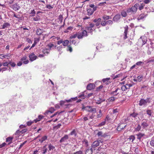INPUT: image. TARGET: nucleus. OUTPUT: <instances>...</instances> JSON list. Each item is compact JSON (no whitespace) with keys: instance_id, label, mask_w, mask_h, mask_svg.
Returning a JSON list of instances; mask_svg holds the SVG:
<instances>
[{"instance_id":"nucleus-46","label":"nucleus","mask_w":154,"mask_h":154,"mask_svg":"<svg viewBox=\"0 0 154 154\" xmlns=\"http://www.w3.org/2000/svg\"><path fill=\"white\" fill-rule=\"evenodd\" d=\"M43 117V116L42 115H39L38 116V120H37L36 121V120H35V122H37V121H40L42 119Z\"/></svg>"},{"instance_id":"nucleus-19","label":"nucleus","mask_w":154,"mask_h":154,"mask_svg":"<svg viewBox=\"0 0 154 154\" xmlns=\"http://www.w3.org/2000/svg\"><path fill=\"white\" fill-rule=\"evenodd\" d=\"M110 79V78L104 79H103L102 81L103 82L105 83L107 85L110 83V82L109 81Z\"/></svg>"},{"instance_id":"nucleus-12","label":"nucleus","mask_w":154,"mask_h":154,"mask_svg":"<svg viewBox=\"0 0 154 154\" xmlns=\"http://www.w3.org/2000/svg\"><path fill=\"white\" fill-rule=\"evenodd\" d=\"M100 141L96 140L94 141L92 145V147L95 148L99 145L100 142Z\"/></svg>"},{"instance_id":"nucleus-25","label":"nucleus","mask_w":154,"mask_h":154,"mask_svg":"<svg viewBox=\"0 0 154 154\" xmlns=\"http://www.w3.org/2000/svg\"><path fill=\"white\" fill-rule=\"evenodd\" d=\"M79 98H81L82 99H85L86 97V96L84 95V92H82V94L80 95H79L78 97Z\"/></svg>"},{"instance_id":"nucleus-5","label":"nucleus","mask_w":154,"mask_h":154,"mask_svg":"<svg viewBox=\"0 0 154 154\" xmlns=\"http://www.w3.org/2000/svg\"><path fill=\"white\" fill-rule=\"evenodd\" d=\"M147 120L145 119H143L142 121L141 126L143 128H145L148 126L149 124L147 123Z\"/></svg>"},{"instance_id":"nucleus-54","label":"nucleus","mask_w":154,"mask_h":154,"mask_svg":"<svg viewBox=\"0 0 154 154\" xmlns=\"http://www.w3.org/2000/svg\"><path fill=\"white\" fill-rule=\"evenodd\" d=\"M46 7L48 8V9H52L53 8V7H52L50 5H46Z\"/></svg>"},{"instance_id":"nucleus-34","label":"nucleus","mask_w":154,"mask_h":154,"mask_svg":"<svg viewBox=\"0 0 154 154\" xmlns=\"http://www.w3.org/2000/svg\"><path fill=\"white\" fill-rule=\"evenodd\" d=\"M121 89L122 91H124L128 89L127 86L125 85L124 86H122L121 87Z\"/></svg>"},{"instance_id":"nucleus-20","label":"nucleus","mask_w":154,"mask_h":154,"mask_svg":"<svg viewBox=\"0 0 154 154\" xmlns=\"http://www.w3.org/2000/svg\"><path fill=\"white\" fill-rule=\"evenodd\" d=\"M10 26V24L8 23H4L2 26V27L1 28L2 29H4L6 28L8 26Z\"/></svg>"},{"instance_id":"nucleus-14","label":"nucleus","mask_w":154,"mask_h":154,"mask_svg":"<svg viewBox=\"0 0 154 154\" xmlns=\"http://www.w3.org/2000/svg\"><path fill=\"white\" fill-rule=\"evenodd\" d=\"M87 14L89 16L91 15L94 13L92 9L91 8H88L87 9Z\"/></svg>"},{"instance_id":"nucleus-21","label":"nucleus","mask_w":154,"mask_h":154,"mask_svg":"<svg viewBox=\"0 0 154 154\" xmlns=\"http://www.w3.org/2000/svg\"><path fill=\"white\" fill-rule=\"evenodd\" d=\"M93 151L92 148L87 149L85 152L86 154H92Z\"/></svg>"},{"instance_id":"nucleus-18","label":"nucleus","mask_w":154,"mask_h":154,"mask_svg":"<svg viewBox=\"0 0 154 154\" xmlns=\"http://www.w3.org/2000/svg\"><path fill=\"white\" fill-rule=\"evenodd\" d=\"M97 135L98 137H105L107 135L106 134H103L102 131H99L97 134Z\"/></svg>"},{"instance_id":"nucleus-38","label":"nucleus","mask_w":154,"mask_h":154,"mask_svg":"<svg viewBox=\"0 0 154 154\" xmlns=\"http://www.w3.org/2000/svg\"><path fill=\"white\" fill-rule=\"evenodd\" d=\"M146 113L149 116H152V112L151 110H147L146 111Z\"/></svg>"},{"instance_id":"nucleus-49","label":"nucleus","mask_w":154,"mask_h":154,"mask_svg":"<svg viewBox=\"0 0 154 154\" xmlns=\"http://www.w3.org/2000/svg\"><path fill=\"white\" fill-rule=\"evenodd\" d=\"M63 19V17L62 15H60L59 16V19L60 21V23H61L62 22Z\"/></svg>"},{"instance_id":"nucleus-41","label":"nucleus","mask_w":154,"mask_h":154,"mask_svg":"<svg viewBox=\"0 0 154 154\" xmlns=\"http://www.w3.org/2000/svg\"><path fill=\"white\" fill-rule=\"evenodd\" d=\"M87 29L88 32H92L93 29L91 28L89 26H87Z\"/></svg>"},{"instance_id":"nucleus-3","label":"nucleus","mask_w":154,"mask_h":154,"mask_svg":"<svg viewBox=\"0 0 154 154\" xmlns=\"http://www.w3.org/2000/svg\"><path fill=\"white\" fill-rule=\"evenodd\" d=\"M87 35V32L85 30H83L82 32L77 33V37L79 39L82 38L83 37Z\"/></svg>"},{"instance_id":"nucleus-58","label":"nucleus","mask_w":154,"mask_h":154,"mask_svg":"<svg viewBox=\"0 0 154 154\" xmlns=\"http://www.w3.org/2000/svg\"><path fill=\"white\" fill-rule=\"evenodd\" d=\"M63 42V39H61L60 40L58 41L57 42V44L58 45H60Z\"/></svg>"},{"instance_id":"nucleus-53","label":"nucleus","mask_w":154,"mask_h":154,"mask_svg":"<svg viewBox=\"0 0 154 154\" xmlns=\"http://www.w3.org/2000/svg\"><path fill=\"white\" fill-rule=\"evenodd\" d=\"M76 37H77V33L71 36L70 37V38H75Z\"/></svg>"},{"instance_id":"nucleus-52","label":"nucleus","mask_w":154,"mask_h":154,"mask_svg":"<svg viewBox=\"0 0 154 154\" xmlns=\"http://www.w3.org/2000/svg\"><path fill=\"white\" fill-rule=\"evenodd\" d=\"M43 52L44 54L47 53L49 54V52L48 51V50L47 48L44 49L43 51Z\"/></svg>"},{"instance_id":"nucleus-24","label":"nucleus","mask_w":154,"mask_h":154,"mask_svg":"<svg viewBox=\"0 0 154 154\" xmlns=\"http://www.w3.org/2000/svg\"><path fill=\"white\" fill-rule=\"evenodd\" d=\"M69 41L68 40H65L64 41H63V46H66L68 45L69 43Z\"/></svg>"},{"instance_id":"nucleus-8","label":"nucleus","mask_w":154,"mask_h":154,"mask_svg":"<svg viewBox=\"0 0 154 154\" xmlns=\"http://www.w3.org/2000/svg\"><path fill=\"white\" fill-rule=\"evenodd\" d=\"M29 60L31 61L35 60L37 57V56H36L33 53H32L29 55Z\"/></svg>"},{"instance_id":"nucleus-15","label":"nucleus","mask_w":154,"mask_h":154,"mask_svg":"<svg viewBox=\"0 0 154 154\" xmlns=\"http://www.w3.org/2000/svg\"><path fill=\"white\" fill-rule=\"evenodd\" d=\"M127 10L125 11L124 10H122L121 12V15L122 17H126L127 16Z\"/></svg>"},{"instance_id":"nucleus-62","label":"nucleus","mask_w":154,"mask_h":154,"mask_svg":"<svg viewBox=\"0 0 154 154\" xmlns=\"http://www.w3.org/2000/svg\"><path fill=\"white\" fill-rule=\"evenodd\" d=\"M62 48V45H60L58 47H57V49L58 50V51H60L61 50V49Z\"/></svg>"},{"instance_id":"nucleus-2","label":"nucleus","mask_w":154,"mask_h":154,"mask_svg":"<svg viewBox=\"0 0 154 154\" xmlns=\"http://www.w3.org/2000/svg\"><path fill=\"white\" fill-rule=\"evenodd\" d=\"M150 98H147L145 100L143 99H141L139 101V105L140 106H145L146 105L147 103H149L150 102L149 100Z\"/></svg>"},{"instance_id":"nucleus-27","label":"nucleus","mask_w":154,"mask_h":154,"mask_svg":"<svg viewBox=\"0 0 154 154\" xmlns=\"http://www.w3.org/2000/svg\"><path fill=\"white\" fill-rule=\"evenodd\" d=\"M55 110V109L54 108L51 107L49 109V110L48 111H47L46 112V113H48V112H50L51 113H53L54 111Z\"/></svg>"},{"instance_id":"nucleus-1","label":"nucleus","mask_w":154,"mask_h":154,"mask_svg":"<svg viewBox=\"0 0 154 154\" xmlns=\"http://www.w3.org/2000/svg\"><path fill=\"white\" fill-rule=\"evenodd\" d=\"M139 6V4L136 3L131 8L127 9V12L129 15L134 14L137 12L138 8Z\"/></svg>"},{"instance_id":"nucleus-31","label":"nucleus","mask_w":154,"mask_h":154,"mask_svg":"<svg viewBox=\"0 0 154 154\" xmlns=\"http://www.w3.org/2000/svg\"><path fill=\"white\" fill-rule=\"evenodd\" d=\"M144 4L143 3H142V4H141L140 5L139 4V6L138 7H139L138 8H139V10L140 11V10H142V9H143L144 8Z\"/></svg>"},{"instance_id":"nucleus-16","label":"nucleus","mask_w":154,"mask_h":154,"mask_svg":"<svg viewBox=\"0 0 154 154\" xmlns=\"http://www.w3.org/2000/svg\"><path fill=\"white\" fill-rule=\"evenodd\" d=\"M136 135L137 136V138L140 140L141 138L143 136H144L145 135L143 133H139L137 134Z\"/></svg>"},{"instance_id":"nucleus-57","label":"nucleus","mask_w":154,"mask_h":154,"mask_svg":"<svg viewBox=\"0 0 154 154\" xmlns=\"http://www.w3.org/2000/svg\"><path fill=\"white\" fill-rule=\"evenodd\" d=\"M125 85L127 86L128 89H129L132 86V85L131 84H127Z\"/></svg>"},{"instance_id":"nucleus-37","label":"nucleus","mask_w":154,"mask_h":154,"mask_svg":"<svg viewBox=\"0 0 154 154\" xmlns=\"http://www.w3.org/2000/svg\"><path fill=\"white\" fill-rule=\"evenodd\" d=\"M138 115V113H136L134 112L133 113L131 114L130 115V116H132L134 118H135Z\"/></svg>"},{"instance_id":"nucleus-48","label":"nucleus","mask_w":154,"mask_h":154,"mask_svg":"<svg viewBox=\"0 0 154 154\" xmlns=\"http://www.w3.org/2000/svg\"><path fill=\"white\" fill-rule=\"evenodd\" d=\"M105 122L103 121L101 122V123L99 124L97 126L98 127H100L101 126H102L103 125H104L105 124Z\"/></svg>"},{"instance_id":"nucleus-4","label":"nucleus","mask_w":154,"mask_h":154,"mask_svg":"<svg viewBox=\"0 0 154 154\" xmlns=\"http://www.w3.org/2000/svg\"><path fill=\"white\" fill-rule=\"evenodd\" d=\"M82 109H85L87 111L89 112H91L93 113H94L96 112V109L95 108H92L91 106H86V107H83L82 108Z\"/></svg>"},{"instance_id":"nucleus-63","label":"nucleus","mask_w":154,"mask_h":154,"mask_svg":"<svg viewBox=\"0 0 154 154\" xmlns=\"http://www.w3.org/2000/svg\"><path fill=\"white\" fill-rule=\"evenodd\" d=\"M27 131V129H24L21 131V133L22 134H23L24 133L26 132Z\"/></svg>"},{"instance_id":"nucleus-11","label":"nucleus","mask_w":154,"mask_h":154,"mask_svg":"<svg viewBox=\"0 0 154 154\" xmlns=\"http://www.w3.org/2000/svg\"><path fill=\"white\" fill-rule=\"evenodd\" d=\"M12 6L13 9L15 11H17L20 8V7L19 6V5L17 4H15Z\"/></svg>"},{"instance_id":"nucleus-33","label":"nucleus","mask_w":154,"mask_h":154,"mask_svg":"<svg viewBox=\"0 0 154 154\" xmlns=\"http://www.w3.org/2000/svg\"><path fill=\"white\" fill-rule=\"evenodd\" d=\"M83 142V143L84 144L86 147L88 146V141L86 140H84Z\"/></svg>"},{"instance_id":"nucleus-6","label":"nucleus","mask_w":154,"mask_h":154,"mask_svg":"<svg viewBox=\"0 0 154 154\" xmlns=\"http://www.w3.org/2000/svg\"><path fill=\"white\" fill-rule=\"evenodd\" d=\"M121 19V15L118 14L115 15L113 18L112 20L114 22H118Z\"/></svg>"},{"instance_id":"nucleus-44","label":"nucleus","mask_w":154,"mask_h":154,"mask_svg":"<svg viewBox=\"0 0 154 154\" xmlns=\"http://www.w3.org/2000/svg\"><path fill=\"white\" fill-rule=\"evenodd\" d=\"M48 46L49 48V49L51 50V48L54 46V45L51 43H50L48 45Z\"/></svg>"},{"instance_id":"nucleus-29","label":"nucleus","mask_w":154,"mask_h":154,"mask_svg":"<svg viewBox=\"0 0 154 154\" xmlns=\"http://www.w3.org/2000/svg\"><path fill=\"white\" fill-rule=\"evenodd\" d=\"M141 128V126L140 124H138L137 127L135 128V130L136 131H138L140 130Z\"/></svg>"},{"instance_id":"nucleus-10","label":"nucleus","mask_w":154,"mask_h":154,"mask_svg":"<svg viewBox=\"0 0 154 154\" xmlns=\"http://www.w3.org/2000/svg\"><path fill=\"white\" fill-rule=\"evenodd\" d=\"M126 126V125H124V124L120 125L118 126L117 130L118 131H121L125 128Z\"/></svg>"},{"instance_id":"nucleus-47","label":"nucleus","mask_w":154,"mask_h":154,"mask_svg":"<svg viewBox=\"0 0 154 154\" xmlns=\"http://www.w3.org/2000/svg\"><path fill=\"white\" fill-rule=\"evenodd\" d=\"M106 24L112 25L113 23L112 21V20H109L106 21Z\"/></svg>"},{"instance_id":"nucleus-43","label":"nucleus","mask_w":154,"mask_h":154,"mask_svg":"<svg viewBox=\"0 0 154 154\" xmlns=\"http://www.w3.org/2000/svg\"><path fill=\"white\" fill-rule=\"evenodd\" d=\"M115 99L114 97H112L109 99L108 100L109 102H113L115 100Z\"/></svg>"},{"instance_id":"nucleus-40","label":"nucleus","mask_w":154,"mask_h":154,"mask_svg":"<svg viewBox=\"0 0 154 154\" xmlns=\"http://www.w3.org/2000/svg\"><path fill=\"white\" fill-rule=\"evenodd\" d=\"M30 14L31 15V16L33 17L35 16V12L34 10L33 9V10L31 11V12L30 13Z\"/></svg>"},{"instance_id":"nucleus-23","label":"nucleus","mask_w":154,"mask_h":154,"mask_svg":"<svg viewBox=\"0 0 154 154\" xmlns=\"http://www.w3.org/2000/svg\"><path fill=\"white\" fill-rule=\"evenodd\" d=\"M13 17H14L18 19V21H20V20H22V18L20 17V15H17L15 14V13H14L13 14Z\"/></svg>"},{"instance_id":"nucleus-56","label":"nucleus","mask_w":154,"mask_h":154,"mask_svg":"<svg viewBox=\"0 0 154 154\" xmlns=\"http://www.w3.org/2000/svg\"><path fill=\"white\" fill-rule=\"evenodd\" d=\"M26 141H25L24 142L22 143L20 145V146L19 148V149H20L26 143Z\"/></svg>"},{"instance_id":"nucleus-32","label":"nucleus","mask_w":154,"mask_h":154,"mask_svg":"<svg viewBox=\"0 0 154 154\" xmlns=\"http://www.w3.org/2000/svg\"><path fill=\"white\" fill-rule=\"evenodd\" d=\"M105 101V100H103L102 99H101L100 98H99V100H97L96 103H97V104H100L102 102H103Z\"/></svg>"},{"instance_id":"nucleus-22","label":"nucleus","mask_w":154,"mask_h":154,"mask_svg":"<svg viewBox=\"0 0 154 154\" xmlns=\"http://www.w3.org/2000/svg\"><path fill=\"white\" fill-rule=\"evenodd\" d=\"M47 139V136H45L42 137L41 139H39V141L41 142V143H42L44 141H45Z\"/></svg>"},{"instance_id":"nucleus-50","label":"nucleus","mask_w":154,"mask_h":154,"mask_svg":"<svg viewBox=\"0 0 154 154\" xmlns=\"http://www.w3.org/2000/svg\"><path fill=\"white\" fill-rule=\"evenodd\" d=\"M83 153L82 151L79 150V151L74 152L73 154H83Z\"/></svg>"},{"instance_id":"nucleus-26","label":"nucleus","mask_w":154,"mask_h":154,"mask_svg":"<svg viewBox=\"0 0 154 154\" xmlns=\"http://www.w3.org/2000/svg\"><path fill=\"white\" fill-rule=\"evenodd\" d=\"M36 33L37 35H40L42 33V30L40 29H38L36 30Z\"/></svg>"},{"instance_id":"nucleus-13","label":"nucleus","mask_w":154,"mask_h":154,"mask_svg":"<svg viewBox=\"0 0 154 154\" xmlns=\"http://www.w3.org/2000/svg\"><path fill=\"white\" fill-rule=\"evenodd\" d=\"M95 85L93 84L90 83L88 85L87 88L88 90H91L94 88Z\"/></svg>"},{"instance_id":"nucleus-61","label":"nucleus","mask_w":154,"mask_h":154,"mask_svg":"<svg viewBox=\"0 0 154 154\" xmlns=\"http://www.w3.org/2000/svg\"><path fill=\"white\" fill-rule=\"evenodd\" d=\"M8 63V62H6L5 63H4L2 64V65H3L4 66H7L9 64Z\"/></svg>"},{"instance_id":"nucleus-42","label":"nucleus","mask_w":154,"mask_h":154,"mask_svg":"<svg viewBox=\"0 0 154 154\" xmlns=\"http://www.w3.org/2000/svg\"><path fill=\"white\" fill-rule=\"evenodd\" d=\"M143 78V76L142 75L139 76L137 77V79L139 82L141 81L142 79Z\"/></svg>"},{"instance_id":"nucleus-60","label":"nucleus","mask_w":154,"mask_h":154,"mask_svg":"<svg viewBox=\"0 0 154 154\" xmlns=\"http://www.w3.org/2000/svg\"><path fill=\"white\" fill-rule=\"evenodd\" d=\"M67 47L68 48V50L70 52H71L72 51V48L70 45H68Z\"/></svg>"},{"instance_id":"nucleus-17","label":"nucleus","mask_w":154,"mask_h":154,"mask_svg":"<svg viewBox=\"0 0 154 154\" xmlns=\"http://www.w3.org/2000/svg\"><path fill=\"white\" fill-rule=\"evenodd\" d=\"M77 133L76 132V131L75 129H73V130L69 134V135H74V137H75L77 135Z\"/></svg>"},{"instance_id":"nucleus-64","label":"nucleus","mask_w":154,"mask_h":154,"mask_svg":"<svg viewBox=\"0 0 154 154\" xmlns=\"http://www.w3.org/2000/svg\"><path fill=\"white\" fill-rule=\"evenodd\" d=\"M20 133H21V131H20L19 130H18L16 131L15 134L16 135H19Z\"/></svg>"},{"instance_id":"nucleus-51","label":"nucleus","mask_w":154,"mask_h":154,"mask_svg":"<svg viewBox=\"0 0 154 154\" xmlns=\"http://www.w3.org/2000/svg\"><path fill=\"white\" fill-rule=\"evenodd\" d=\"M8 64H10L11 66L13 67H14L16 65V64L14 63L11 62V61L9 62L8 63Z\"/></svg>"},{"instance_id":"nucleus-59","label":"nucleus","mask_w":154,"mask_h":154,"mask_svg":"<svg viewBox=\"0 0 154 154\" xmlns=\"http://www.w3.org/2000/svg\"><path fill=\"white\" fill-rule=\"evenodd\" d=\"M119 90H120V89L118 88H117L116 90L115 91H113L112 92V93H111V94H114V93H116Z\"/></svg>"},{"instance_id":"nucleus-35","label":"nucleus","mask_w":154,"mask_h":154,"mask_svg":"<svg viewBox=\"0 0 154 154\" xmlns=\"http://www.w3.org/2000/svg\"><path fill=\"white\" fill-rule=\"evenodd\" d=\"M150 144L151 146L154 147V139L153 138H152V139L150 141Z\"/></svg>"},{"instance_id":"nucleus-45","label":"nucleus","mask_w":154,"mask_h":154,"mask_svg":"<svg viewBox=\"0 0 154 154\" xmlns=\"http://www.w3.org/2000/svg\"><path fill=\"white\" fill-rule=\"evenodd\" d=\"M103 18L104 20H107L109 19H110L109 17V16H108L104 15L103 17Z\"/></svg>"},{"instance_id":"nucleus-7","label":"nucleus","mask_w":154,"mask_h":154,"mask_svg":"<svg viewBox=\"0 0 154 154\" xmlns=\"http://www.w3.org/2000/svg\"><path fill=\"white\" fill-rule=\"evenodd\" d=\"M69 139V135L66 134L61 138L59 142L60 143L66 142V140Z\"/></svg>"},{"instance_id":"nucleus-9","label":"nucleus","mask_w":154,"mask_h":154,"mask_svg":"<svg viewBox=\"0 0 154 154\" xmlns=\"http://www.w3.org/2000/svg\"><path fill=\"white\" fill-rule=\"evenodd\" d=\"M128 26H126L125 27V31L124 32V39H126L127 38V35L128 32Z\"/></svg>"},{"instance_id":"nucleus-30","label":"nucleus","mask_w":154,"mask_h":154,"mask_svg":"<svg viewBox=\"0 0 154 154\" xmlns=\"http://www.w3.org/2000/svg\"><path fill=\"white\" fill-rule=\"evenodd\" d=\"M48 148L49 151L51 150H53L55 148V147L54 146H52L51 144H48Z\"/></svg>"},{"instance_id":"nucleus-55","label":"nucleus","mask_w":154,"mask_h":154,"mask_svg":"<svg viewBox=\"0 0 154 154\" xmlns=\"http://www.w3.org/2000/svg\"><path fill=\"white\" fill-rule=\"evenodd\" d=\"M106 24V22L105 21H102L101 23V25L103 26H104Z\"/></svg>"},{"instance_id":"nucleus-36","label":"nucleus","mask_w":154,"mask_h":154,"mask_svg":"<svg viewBox=\"0 0 154 154\" xmlns=\"http://www.w3.org/2000/svg\"><path fill=\"white\" fill-rule=\"evenodd\" d=\"M145 17L144 14H140L137 18L138 20H140L143 19Z\"/></svg>"},{"instance_id":"nucleus-39","label":"nucleus","mask_w":154,"mask_h":154,"mask_svg":"<svg viewBox=\"0 0 154 154\" xmlns=\"http://www.w3.org/2000/svg\"><path fill=\"white\" fill-rule=\"evenodd\" d=\"M13 139V137H8L6 139V141L11 143Z\"/></svg>"},{"instance_id":"nucleus-28","label":"nucleus","mask_w":154,"mask_h":154,"mask_svg":"<svg viewBox=\"0 0 154 154\" xmlns=\"http://www.w3.org/2000/svg\"><path fill=\"white\" fill-rule=\"evenodd\" d=\"M135 139V137L134 135H131L130 136L129 138H128V139L130 140L131 141V142H133V141Z\"/></svg>"}]
</instances>
